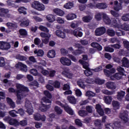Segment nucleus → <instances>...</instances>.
I'll list each match as a JSON object with an SVG mask.
<instances>
[{"instance_id":"45","label":"nucleus","mask_w":129,"mask_h":129,"mask_svg":"<svg viewBox=\"0 0 129 129\" xmlns=\"http://www.w3.org/2000/svg\"><path fill=\"white\" fill-rule=\"evenodd\" d=\"M19 33L20 36H27V35H28L27 30H26V29H20L19 31Z\"/></svg>"},{"instance_id":"22","label":"nucleus","mask_w":129,"mask_h":129,"mask_svg":"<svg viewBox=\"0 0 129 129\" xmlns=\"http://www.w3.org/2000/svg\"><path fill=\"white\" fill-rule=\"evenodd\" d=\"M122 66L123 67L129 68V60L127 58L124 57L122 59Z\"/></svg>"},{"instance_id":"63","label":"nucleus","mask_w":129,"mask_h":129,"mask_svg":"<svg viewBox=\"0 0 129 129\" xmlns=\"http://www.w3.org/2000/svg\"><path fill=\"white\" fill-rule=\"evenodd\" d=\"M114 10L116 12H118L119 10H121V4L119 3L118 5L114 6Z\"/></svg>"},{"instance_id":"9","label":"nucleus","mask_w":129,"mask_h":129,"mask_svg":"<svg viewBox=\"0 0 129 129\" xmlns=\"http://www.w3.org/2000/svg\"><path fill=\"white\" fill-rule=\"evenodd\" d=\"M17 67L18 68H20L21 71L23 72H27L28 70V67H27V65L22 63V62H18L16 64Z\"/></svg>"},{"instance_id":"44","label":"nucleus","mask_w":129,"mask_h":129,"mask_svg":"<svg viewBox=\"0 0 129 129\" xmlns=\"http://www.w3.org/2000/svg\"><path fill=\"white\" fill-rule=\"evenodd\" d=\"M95 82L96 84H99V85H102V84H104L105 81L104 80H101L100 79H96L95 80Z\"/></svg>"},{"instance_id":"11","label":"nucleus","mask_w":129,"mask_h":129,"mask_svg":"<svg viewBox=\"0 0 129 129\" xmlns=\"http://www.w3.org/2000/svg\"><path fill=\"white\" fill-rule=\"evenodd\" d=\"M96 109L101 116H103L104 115V111H103V109L101 107V105L99 104H97L96 105Z\"/></svg>"},{"instance_id":"3","label":"nucleus","mask_w":129,"mask_h":129,"mask_svg":"<svg viewBox=\"0 0 129 129\" xmlns=\"http://www.w3.org/2000/svg\"><path fill=\"white\" fill-rule=\"evenodd\" d=\"M65 33L73 35V30L72 29H64L63 30V32L59 30H57L55 31L56 36L58 37V38H61V39H65L66 38V34Z\"/></svg>"},{"instance_id":"17","label":"nucleus","mask_w":129,"mask_h":129,"mask_svg":"<svg viewBox=\"0 0 129 129\" xmlns=\"http://www.w3.org/2000/svg\"><path fill=\"white\" fill-rule=\"evenodd\" d=\"M124 95H125V92L120 91L117 93V99L118 100H119V101H121L122 100V98L124 97Z\"/></svg>"},{"instance_id":"42","label":"nucleus","mask_w":129,"mask_h":129,"mask_svg":"<svg viewBox=\"0 0 129 129\" xmlns=\"http://www.w3.org/2000/svg\"><path fill=\"white\" fill-rule=\"evenodd\" d=\"M83 53V50L81 49H77L74 50L73 54L75 55L76 56H79L80 54H82Z\"/></svg>"},{"instance_id":"5","label":"nucleus","mask_w":129,"mask_h":129,"mask_svg":"<svg viewBox=\"0 0 129 129\" xmlns=\"http://www.w3.org/2000/svg\"><path fill=\"white\" fill-rule=\"evenodd\" d=\"M32 7L37 11H44L45 10V6L42 4H40L38 1H34V3L31 5Z\"/></svg>"},{"instance_id":"31","label":"nucleus","mask_w":129,"mask_h":129,"mask_svg":"<svg viewBox=\"0 0 129 129\" xmlns=\"http://www.w3.org/2000/svg\"><path fill=\"white\" fill-rule=\"evenodd\" d=\"M73 2H70L66 4L63 6V8L67 10H70V9H72V8H73Z\"/></svg>"},{"instance_id":"54","label":"nucleus","mask_w":129,"mask_h":129,"mask_svg":"<svg viewBox=\"0 0 129 129\" xmlns=\"http://www.w3.org/2000/svg\"><path fill=\"white\" fill-rule=\"evenodd\" d=\"M110 13L112 15V16L114 17V18H118V17H119V14H118V13H117L113 10H111L110 11Z\"/></svg>"},{"instance_id":"36","label":"nucleus","mask_w":129,"mask_h":129,"mask_svg":"<svg viewBox=\"0 0 129 129\" xmlns=\"http://www.w3.org/2000/svg\"><path fill=\"white\" fill-rule=\"evenodd\" d=\"M91 20H92V17L90 16H85L82 18V20L84 23H89Z\"/></svg>"},{"instance_id":"10","label":"nucleus","mask_w":129,"mask_h":129,"mask_svg":"<svg viewBox=\"0 0 129 129\" xmlns=\"http://www.w3.org/2000/svg\"><path fill=\"white\" fill-rule=\"evenodd\" d=\"M104 73L107 77H111V74L115 73V69L114 68H112L110 70L104 69Z\"/></svg>"},{"instance_id":"57","label":"nucleus","mask_w":129,"mask_h":129,"mask_svg":"<svg viewBox=\"0 0 129 129\" xmlns=\"http://www.w3.org/2000/svg\"><path fill=\"white\" fill-rule=\"evenodd\" d=\"M27 124H28L27 120H22L19 122V125H21V126H26Z\"/></svg>"},{"instance_id":"51","label":"nucleus","mask_w":129,"mask_h":129,"mask_svg":"<svg viewBox=\"0 0 129 129\" xmlns=\"http://www.w3.org/2000/svg\"><path fill=\"white\" fill-rule=\"evenodd\" d=\"M30 86H36V87H39V83H38V81L34 80L29 83Z\"/></svg>"},{"instance_id":"35","label":"nucleus","mask_w":129,"mask_h":129,"mask_svg":"<svg viewBox=\"0 0 129 129\" xmlns=\"http://www.w3.org/2000/svg\"><path fill=\"white\" fill-rule=\"evenodd\" d=\"M104 101L106 104H110L112 101V97L111 96H105L104 97Z\"/></svg>"},{"instance_id":"13","label":"nucleus","mask_w":129,"mask_h":129,"mask_svg":"<svg viewBox=\"0 0 129 129\" xmlns=\"http://www.w3.org/2000/svg\"><path fill=\"white\" fill-rule=\"evenodd\" d=\"M73 35L75 36V37H77V38H78V37L81 38V37L83 36V33L80 31L79 28H77L73 30Z\"/></svg>"},{"instance_id":"2","label":"nucleus","mask_w":129,"mask_h":129,"mask_svg":"<svg viewBox=\"0 0 129 129\" xmlns=\"http://www.w3.org/2000/svg\"><path fill=\"white\" fill-rule=\"evenodd\" d=\"M42 99L44 103H50L48 105H46L45 104H43V103H41V106L39 107V110H41V111L46 112V111H47V110H48V109L51 107V103L52 101L50 99L47 98L46 97H43Z\"/></svg>"},{"instance_id":"34","label":"nucleus","mask_w":129,"mask_h":129,"mask_svg":"<svg viewBox=\"0 0 129 129\" xmlns=\"http://www.w3.org/2000/svg\"><path fill=\"white\" fill-rule=\"evenodd\" d=\"M112 105L114 110H117V109H119V103L117 101H113L112 102Z\"/></svg>"},{"instance_id":"29","label":"nucleus","mask_w":129,"mask_h":129,"mask_svg":"<svg viewBox=\"0 0 129 129\" xmlns=\"http://www.w3.org/2000/svg\"><path fill=\"white\" fill-rule=\"evenodd\" d=\"M106 85L107 88H109V89H115L116 88L113 82H108L106 83Z\"/></svg>"},{"instance_id":"15","label":"nucleus","mask_w":129,"mask_h":129,"mask_svg":"<svg viewBox=\"0 0 129 129\" xmlns=\"http://www.w3.org/2000/svg\"><path fill=\"white\" fill-rule=\"evenodd\" d=\"M7 26L9 29L13 31H15L18 29V24L17 23H7Z\"/></svg>"},{"instance_id":"52","label":"nucleus","mask_w":129,"mask_h":129,"mask_svg":"<svg viewBox=\"0 0 129 129\" xmlns=\"http://www.w3.org/2000/svg\"><path fill=\"white\" fill-rule=\"evenodd\" d=\"M44 95H45V96H46V97H47V98H49V99H51V98H52V95L51 94L50 92H49V91H44Z\"/></svg>"},{"instance_id":"19","label":"nucleus","mask_w":129,"mask_h":129,"mask_svg":"<svg viewBox=\"0 0 129 129\" xmlns=\"http://www.w3.org/2000/svg\"><path fill=\"white\" fill-rule=\"evenodd\" d=\"M55 56H56V51L53 49L49 50L47 53L48 58H50L51 59L55 58Z\"/></svg>"},{"instance_id":"26","label":"nucleus","mask_w":129,"mask_h":129,"mask_svg":"<svg viewBox=\"0 0 129 129\" xmlns=\"http://www.w3.org/2000/svg\"><path fill=\"white\" fill-rule=\"evenodd\" d=\"M67 98L70 103H71L72 104H76V98H75L74 96H68Z\"/></svg>"},{"instance_id":"18","label":"nucleus","mask_w":129,"mask_h":129,"mask_svg":"<svg viewBox=\"0 0 129 129\" xmlns=\"http://www.w3.org/2000/svg\"><path fill=\"white\" fill-rule=\"evenodd\" d=\"M6 100L7 102V103L10 105L11 108H15L16 107V104H15V102H14V101L10 98V97H7L6 98Z\"/></svg>"},{"instance_id":"53","label":"nucleus","mask_w":129,"mask_h":129,"mask_svg":"<svg viewBox=\"0 0 129 129\" xmlns=\"http://www.w3.org/2000/svg\"><path fill=\"white\" fill-rule=\"evenodd\" d=\"M25 107L26 109H28V108H31V107H33L32 106V103L30 102V101H26L25 102Z\"/></svg>"},{"instance_id":"41","label":"nucleus","mask_w":129,"mask_h":129,"mask_svg":"<svg viewBox=\"0 0 129 129\" xmlns=\"http://www.w3.org/2000/svg\"><path fill=\"white\" fill-rule=\"evenodd\" d=\"M107 34L110 37H113V36L115 35V32H114V30L112 29H108L107 31Z\"/></svg>"},{"instance_id":"39","label":"nucleus","mask_w":129,"mask_h":129,"mask_svg":"<svg viewBox=\"0 0 129 129\" xmlns=\"http://www.w3.org/2000/svg\"><path fill=\"white\" fill-rule=\"evenodd\" d=\"M54 110L57 114H62V112H63V110L58 106H55L54 107Z\"/></svg>"},{"instance_id":"20","label":"nucleus","mask_w":129,"mask_h":129,"mask_svg":"<svg viewBox=\"0 0 129 129\" xmlns=\"http://www.w3.org/2000/svg\"><path fill=\"white\" fill-rule=\"evenodd\" d=\"M91 47L93 48H96L98 51H101L102 50V46L99 44V43L97 42H92L91 44Z\"/></svg>"},{"instance_id":"56","label":"nucleus","mask_w":129,"mask_h":129,"mask_svg":"<svg viewBox=\"0 0 129 129\" xmlns=\"http://www.w3.org/2000/svg\"><path fill=\"white\" fill-rule=\"evenodd\" d=\"M5 65V58L3 57H0V67H4Z\"/></svg>"},{"instance_id":"16","label":"nucleus","mask_w":129,"mask_h":129,"mask_svg":"<svg viewBox=\"0 0 129 129\" xmlns=\"http://www.w3.org/2000/svg\"><path fill=\"white\" fill-rule=\"evenodd\" d=\"M62 74L67 78H69V79H71L73 77V74L70 73L69 70H64Z\"/></svg>"},{"instance_id":"62","label":"nucleus","mask_w":129,"mask_h":129,"mask_svg":"<svg viewBox=\"0 0 129 129\" xmlns=\"http://www.w3.org/2000/svg\"><path fill=\"white\" fill-rule=\"evenodd\" d=\"M75 122L76 125H78V126H82L83 125L82 122H81V120H80L79 119H76Z\"/></svg>"},{"instance_id":"24","label":"nucleus","mask_w":129,"mask_h":129,"mask_svg":"<svg viewBox=\"0 0 129 129\" xmlns=\"http://www.w3.org/2000/svg\"><path fill=\"white\" fill-rule=\"evenodd\" d=\"M107 8V5L105 3H98L96 4V9L99 10H104Z\"/></svg>"},{"instance_id":"50","label":"nucleus","mask_w":129,"mask_h":129,"mask_svg":"<svg viewBox=\"0 0 129 129\" xmlns=\"http://www.w3.org/2000/svg\"><path fill=\"white\" fill-rule=\"evenodd\" d=\"M78 85L81 88H82L83 89H84L85 88V85H84V82L79 81L77 82Z\"/></svg>"},{"instance_id":"27","label":"nucleus","mask_w":129,"mask_h":129,"mask_svg":"<svg viewBox=\"0 0 129 129\" xmlns=\"http://www.w3.org/2000/svg\"><path fill=\"white\" fill-rule=\"evenodd\" d=\"M77 17V16H76L75 14H69L66 16V18L68 21H72V20L76 19Z\"/></svg>"},{"instance_id":"64","label":"nucleus","mask_w":129,"mask_h":129,"mask_svg":"<svg viewBox=\"0 0 129 129\" xmlns=\"http://www.w3.org/2000/svg\"><path fill=\"white\" fill-rule=\"evenodd\" d=\"M11 48V44L8 42H5L3 50H9Z\"/></svg>"},{"instance_id":"6","label":"nucleus","mask_w":129,"mask_h":129,"mask_svg":"<svg viewBox=\"0 0 129 129\" xmlns=\"http://www.w3.org/2000/svg\"><path fill=\"white\" fill-rule=\"evenodd\" d=\"M106 32V29L104 27H101L97 28L95 31V34L96 36H102L105 34Z\"/></svg>"},{"instance_id":"55","label":"nucleus","mask_w":129,"mask_h":129,"mask_svg":"<svg viewBox=\"0 0 129 129\" xmlns=\"http://www.w3.org/2000/svg\"><path fill=\"white\" fill-rule=\"evenodd\" d=\"M86 96H88V97H93L95 95L93 92L90 91H88L86 93Z\"/></svg>"},{"instance_id":"49","label":"nucleus","mask_w":129,"mask_h":129,"mask_svg":"<svg viewBox=\"0 0 129 129\" xmlns=\"http://www.w3.org/2000/svg\"><path fill=\"white\" fill-rule=\"evenodd\" d=\"M53 86H54V88H60L61 84L58 81H55V82L53 83Z\"/></svg>"},{"instance_id":"60","label":"nucleus","mask_w":129,"mask_h":129,"mask_svg":"<svg viewBox=\"0 0 129 129\" xmlns=\"http://www.w3.org/2000/svg\"><path fill=\"white\" fill-rule=\"evenodd\" d=\"M16 113L20 114V115L21 116L24 115L25 114V111H24V109H23V108H20L16 111Z\"/></svg>"},{"instance_id":"33","label":"nucleus","mask_w":129,"mask_h":129,"mask_svg":"<svg viewBox=\"0 0 129 129\" xmlns=\"http://www.w3.org/2000/svg\"><path fill=\"white\" fill-rule=\"evenodd\" d=\"M78 114L80 116L84 117L86 116V115H88V113L85 110H80L78 111Z\"/></svg>"},{"instance_id":"25","label":"nucleus","mask_w":129,"mask_h":129,"mask_svg":"<svg viewBox=\"0 0 129 129\" xmlns=\"http://www.w3.org/2000/svg\"><path fill=\"white\" fill-rule=\"evenodd\" d=\"M46 20L49 23H53L55 22L56 19H55V16L54 15L52 14H49L46 16Z\"/></svg>"},{"instance_id":"28","label":"nucleus","mask_w":129,"mask_h":129,"mask_svg":"<svg viewBox=\"0 0 129 129\" xmlns=\"http://www.w3.org/2000/svg\"><path fill=\"white\" fill-rule=\"evenodd\" d=\"M79 62L83 65V67L84 69H86V70L89 69V66H88V63H87V62L82 60V59H80Z\"/></svg>"},{"instance_id":"12","label":"nucleus","mask_w":129,"mask_h":129,"mask_svg":"<svg viewBox=\"0 0 129 129\" xmlns=\"http://www.w3.org/2000/svg\"><path fill=\"white\" fill-rule=\"evenodd\" d=\"M102 18L105 24L106 25H110L111 24V20H110V18L107 16V15H106V14H103Z\"/></svg>"},{"instance_id":"7","label":"nucleus","mask_w":129,"mask_h":129,"mask_svg":"<svg viewBox=\"0 0 129 129\" xmlns=\"http://www.w3.org/2000/svg\"><path fill=\"white\" fill-rule=\"evenodd\" d=\"M119 117L122 121H123L124 123H126L128 121V114L125 111L120 114Z\"/></svg>"},{"instance_id":"47","label":"nucleus","mask_w":129,"mask_h":129,"mask_svg":"<svg viewBox=\"0 0 129 129\" xmlns=\"http://www.w3.org/2000/svg\"><path fill=\"white\" fill-rule=\"evenodd\" d=\"M121 19L124 22H127L129 21V14H125L121 17Z\"/></svg>"},{"instance_id":"14","label":"nucleus","mask_w":129,"mask_h":129,"mask_svg":"<svg viewBox=\"0 0 129 129\" xmlns=\"http://www.w3.org/2000/svg\"><path fill=\"white\" fill-rule=\"evenodd\" d=\"M122 76H123V75H122L121 74H120L119 73H117L115 74L114 75L111 76L110 78L111 80H119V79H121L122 78Z\"/></svg>"},{"instance_id":"1","label":"nucleus","mask_w":129,"mask_h":129,"mask_svg":"<svg viewBox=\"0 0 129 129\" xmlns=\"http://www.w3.org/2000/svg\"><path fill=\"white\" fill-rule=\"evenodd\" d=\"M17 89H18L17 91V100L16 102L17 104H20L21 103V100L22 99L24 98L27 96V95L25 93H22V92H29V88L28 87L22 85L18 84L16 85ZM20 93H21L20 94Z\"/></svg>"},{"instance_id":"59","label":"nucleus","mask_w":129,"mask_h":129,"mask_svg":"<svg viewBox=\"0 0 129 129\" xmlns=\"http://www.w3.org/2000/svg\"><path fill=\"white\" fill-rule=\"evenodd\" d=\"M117 70L118 73L122 74V75H124V69L121 67L117 68Z\"/></svg>"},{"instance_id":"37","label":"nucleus","mask_w":129,"mask_h":129,"mask_svg":"<svg viewBox=\"0 0 129 129\" xmlns=\"http://www.w3.org/2000/svg\"><path fill=\"white\" fill-rule=\"evenodd\" d=\"M27 9L25 7H20L18 9L19 14H23V15H27Z\"/></svg>"},{"instance_id":"21","label":"nucleus","mask_w":129,"mask_h":129,"mask_svg":"<svg viewBox=\"0 0 129 129\" xmlns=\"http://www.w3.org/2000/svg\"><path fill=\"white\" fill-rule=\"evenodd\" d=\"M53 12L56 14L57 16L60 17H63L64 16V12L62 10L56 8L53 10Z\"/></svg>"},{"instance_id":"43","label":"nucleus","mask_w":129,"mask_h":129,"mask_svg":"<svg viewBox=\"0 0 129 129\" xmlns=\"http://www.w3.org/2000/svg\"><path fill=\"white\" fill-rule=\"evenodd\" d=\"M39 30H40L42 32H46V33H49V29L43 25H40L38 27Z\"/></svg>"},{"instance_id":"61","label":"nucleus","mask_w":129,"mask_h":129,"mask_svg":"<svg viewBox=\"0 0 129 129\" xmlns=\"http://www.w3.org/2000/svg\"><path fill=\"white\" fill-rule=\"evenodd\" d=\"M86 110L88 113H92V106H86Z\"/></svg>"},{"instance_id":"4","label":"nucleus","mask_w":129,"mask_h":129,"mask_svg":"<svg viewBox=\"0 0 129 129\" xmlns=\"http://www.w3.org/2000/svg\"><path fill=\"white\" fill-rule=\"evenodd\" d=\"M56 104H57V105H59L67 112V113H69V114H70L71 115H73L74 114V112L73 111V110L70 107H69V105L67 104H63L61 103V101H56Z\"/></svg>"},{"instance_id":"23","label":"nucleus","mask_w":129,"mask_h":129,"mask_svg":"<svg viewBox=\"0 0 129 129\" xmlns=\"http://www.w3.org/2000/svg\"><path fill=\"white\" fill-rule=\"evenodd\" d=\"M9 124L11 125H14L15 126H19V122L16 119H11L9 120Z\"/></svg>"},{"instance_id":"38","label":"nucleus","mask_w":129,"mask_h":129,"mask_svg":"<svg viewBox=\"0 0 129 129\" xmlns=\"http://www.w3.org/2000/svg\"><path fill=\"white\" fill-rule=\"evenodd\" d=\"M110 25H112V26H113V27H115V28H117V27L119 26V24H118L117 22V20H116L115 19H113L112 20H111Z\"/></svg>"},{"instance_id":"32","label":"nucleus","mask_w":129,"mask_h":129,"mask_svg":"<svg viewBox=\"0 0 129 129\" xmlns=\"http://www.w3.org/2000/svg\"><path fill=\"white\" fill-rule=\"evenodd\" d=\"M16 58L17 59V60H20V61H26L27 59V57L20 54L16 56Z\"/></svg>"},{"instance_id":"48","label":"nucleus","mask_w":129,"mask_h":129,"mask_svg":"<svg viewBox=\"0 0 129 129\" xmlns=\"http://www.w3.org/2000/svg\"><path fill=\"white\" fill-rule=\"evenodd\" d=\"M105 52H109V53H113L114 52V49L110 46H106L105 47Z\"/></svg>"},{"instance_id":"40","label":"nucleus","mask_w":129,"mask_h":129,"mask_svg":"<svg viewBox=\"0 0 129 129\" xmlns=\"http://www.w3.org/2000/svg\"><path fill=\"white\" fill-rule=\"evenodd\" d=\"M121 28L122 30H124V31H129V24L124 23L121 26Z\"/></svg>"},{"instance_id":"8","label":"nucleus","mask_w":129,"mask_h":129,"mask_svg":"<svg viewBox=\"0 0 129 129\" xmlns=\"http://www.w3.org/2000/svg\"><path fill=\"white\" fill-rule=\"evenodd\" d=\"M60 62L62 65H64L65 66H70L72 64L71 60L67 57H61L60 59Z\"/></svg>"},{"instance_id":"46","label":"nucleus","mask_w":129,"mask_h":129,"mask_svg":"<svg viewBox=\"0 0 129 129\" xmlns=\"http://www.w3.org/2000/svg\"><path fill=\"white\" fill-rule=\"evenodd\" d=\"M30 73L32 74L33 76H38L39 73H38V71L36 69H32L30 70Z\"/></svg>"},{"instance_id":"58","label":"nucleus","mask_w":129,"mask_h":129,"mask_svg":"<svg viewBox=\"0 0 129 129\" xmlns=\"http://www.w3.org/2000/svg\"><path fill=\"white\" fill-rule=\"evenodd\" d=\"M34 118L35 120H41V114L36 113L34 115Z\"/></svg>"},{"instance_id":"30","label":"nucleus","mask_w":129,"mask_h":129,"mask_svg":"<svg viewBox=\"0 0 129 129\" xmlns=\"http://www.w3.org/2000/svg\"><path fill=\"white\" fill-rule=\"evenodd\" d=\"M29 25H30V20L29 19H27L25 21H23L21 22L20 26V27H28L29 26Z\"/></svg>"}]
</instances>
